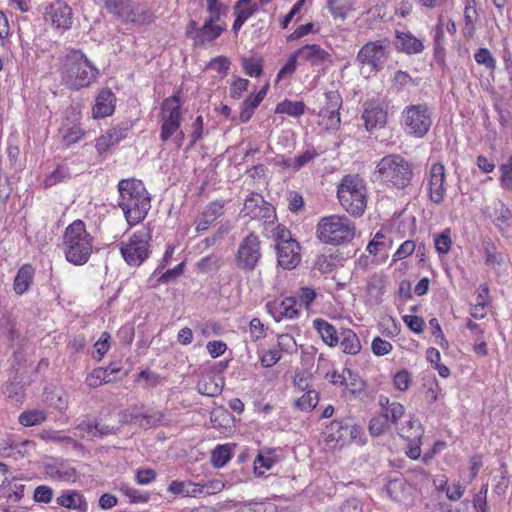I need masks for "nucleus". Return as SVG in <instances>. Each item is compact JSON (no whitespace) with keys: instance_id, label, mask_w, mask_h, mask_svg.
<instances>
[{"instance_id":"29","label":"nucleus","mask_w":512,"mask_h":512,"mask_svg":"<svg viewBox=\"0 0 512 512\" xmlns=\"http://www.w3.org/2000/svg\"><path fill=\"white\" fill-rule=\"evenodd\" d=\"M223 386L224 381L221 377L207 375L198 382L197 390L202 395L216 397L221 394Z\"/></svg>"},{"instance_id":"39","label":"nucleus","mask_w":512,"mask_h":512,"mask_svg":"<svg viewBox=\"0 0 512 512\" xmlns=\"http://www.w3.org/2000/svg\"><path fill=\"white\" fill-rule=\"evenodd\" d=\"M276 113L287 114L293 117H299L305 112V105L301 101L291 102L285 100L279 104H277Z\"/></svg>"},{"instance_id":"44","label":"nucleus","mask_w":512,"mask_h":512,"mask_svg":"<svg viewBox=\"0 0 512 512\" xmlns=\"http://www.w3.org/2000/svg\"><path fill=\"white\" fill-rule=\"evenodd\" d=\"M231 459V449L228 445H218L212 452L211 462L214 467L221 468Z\"/></svg>"},{"instance_id":"54","label":"nucleus","mask_w":512,"mask_h":512,"mask_svg":"<svg viewBox=\"0 0 512 512\" xmlns=\"http://www.w3.org/2000/svg\"><path fill=\"white\" fill-rule=\"evenodd\" d=\"M219 262L220 258L215 254H211L207 257L202 258L197 263V267L201 272L208 273L217 270L219 267Z\"/></svg>"},{"instance_id":"3","label":"nucleus","mask_w":512,"mask_h":512,"mask_svg":"<svg viewBox=\"0 0 512 512\" xmlns=\"http://www.w3.org/2000/svg\"><path fill=\"white\" fill-rule=\"evenodd\" d=\"M337 196L342 208L352 216L363 215L367 206V187L358 175H347L338 186Z\"/></svg>"},{"instance_id":"33","label":"nucleus","mask_w":512,"mask_h":512,"mask_svg":"<svg viewBox=\"0 0 512 512\" xmlns=\"http://www.w3.org/2000/svg\"><path fill=\"white\" fill-rule=\"evenodd\" d=\"M493 223L502 234L507 233L512 227V212L501 201L496 204Z\"/></svg>"},{"instance_id":"49","label":"nucleus","mask_w":512,"mask_h":512,"mask_svg":"<svg viewBox=\"0 0 512 512\" xmlns=\"http://www.w3.org/2000/svg\"><path fill=\"white\" fill-rule=\"evenodd\" d=\"M242 67L250 77H259L263 71L262 61L257 58H243Z\"/></svg>"},{"instance_id":"62","label":"nucleus","mask_w":512,"mask_h":512,"mask_svg":"<svg viewBox=\"0 0 512 512\" xmlns=\"http://www.w3.org/2000/svg\"><path fill=\"white\" fill-rule=\"evenodd\" d=\"M404 323L408 328L415 333H422L424 331L425 322L421 317L415 315H404Z\"/></svg>"},{"instance_id":"23","label":"nucleus","mask_w":512,"mask_h":512,"mask_svg":"<svg viewBox=\"0 0 512 512\" xmlns=\"http://www.w3.org/2000/svg\"><path fill=\"white\" fill-rule=\"evenodd\" d=\"M295 54L298 59L316 66L332 62L331 55L317 44L305 45L296 50Z\"/></svg>"},{"instance_id":"6","label":"nucleus","mask_w":512,"mask_h":512,"mask_svg":"<svg viewBox=\"0 0 512 512\" xmlns=\"http://www.w3.org/2000/svg\"><path fill=\"white\" fill-rule=\"evenodd\" d=\"M96 72L81 51L72 50L66 54V84H69L71 89L89 86L95 79Z\"/></svg>"},{"instance_id":"17","label":"nucleus","mask_w":512,"mask_h":512,"mask_svg":"<svg viewBox=\"0 0 512 512\" xmlns=\"http://www.w3.org/2000/svg\"><path fill=\"white\" fill-rule=\"evenodd\" d=\"M325 105L321 109L319 115L323 119H327L325 125L327 128L335 129L340 124L339 109L342 105V97L338 91H328L325 93Z\"/></svg>"},{"instance_id":"48","label":"nucleus","mask_w":512,"mask_h":512,"mask_svg":"<svg viewBox=\"0 0 512 512\" xmlns=\"http://www.w3.org/2000/svg\"><path fill=\"white\" fill-rule=\"evenodd\" d=\"M474 59L477 64L485 66L490 71L496 68V60L487 48H479L474 54Z\"/></svg>"},{"instance_id":"14","label":"nucleus","mask_w":512,"mask_h":512,"mask_svg":"<svg viewBox=\"0 0 512 512\" xmlns=\"http://www.w3.org/2000/svg\"><path fill=\"white\" fill-rule=\"evenodd\" d=\"M243 212L252 219L263 220L265 224H274L275 208L257 193H252L244 203Z\"/></svg>"},{"instance_id":"10","label":"nucleus","mask_w":512,"mask_h":512,"mask_svg":"<svg viewBox=\"0 0 512 512\" xmlns=\"http://www.w3.org/2000/svg\"><path fill=\"white\" fill-rule=\"evenodd\" d=\"M362 433L360 426L356 425L351 418L333 420L325 429L326 441L334 442V446L343 447L356 441Z\"/></svg>"},{"instance_id":"34","label":"nucleus","mask_w":512,"mask_h":512,"mask_svg":"<svg viewBox=\"0 0 512 512\" xmlns=\"http://www.w3.org/2000/svg\"><path fill=\"white\" fill-rule=\"evenodd\" d=\"M340 345L344 353L351 355L357 354L361 349L360 340L356 333L351 329H344L341 332Z\"/></svg>"},{"instance_id":"8","label":"nucleus","mask_w":512,"mask_h":512,"mask_svg":"<svg viewBox=\"0 0 512 512\" xmlns=\"http://www.w3.org/2000/svg\"><path fill=\"white\" fill-rule=\"evenodd\" d=\"M109 13L124 23L149 25L154 21L153 12L142 5H135L131 0H104Z\"/></svg>"},{"instance_id":"37","label":"nucleus","mask_w":512,"mask_h":512,"mask_svg":"<svg viewBox=\"0 0 512 512\" xmlns=\"http://www.w3.org/2000/svg\"><path fill=\"white\" fill-rule=\"evenodd\" d=\"M3 394L14 403H22L25 397L24 385L14 378L4 385Z\"/></svg>"},{"instance_id":"22","label":"nucleus","mask_w":512,"mask_h":512,"mask_svg":"<svg viewBox=\"0 0 512 512\" xmlns=\"http://www.w3.org/2000/svg\"><path fill=\"white\" fill-rule=\"evenodd\" d=\"M389 497L398 503L408 504L412 500L413 488L403 477L390 480L386 485Z\"/></svg>"},{"instance_id":"35","label":"nucleus","mask_w":512,"mask_h":512,"mask_svg":"<svg viewBox=\"0 0 512 512\" xmlns=\"http://www.w3.org/2000/svg\"><path fill=\"white\" fill-rule=\"evenodd\" d=\"M81 107L82 105L79 102H77L75 106L71 107L74 117L72 120L73 126L68 129V132H66V145L79 141L85 135V132L76 124V121L80 118Z\"/></svg>"},{"instance_id":"53","label":"nucleus","mask_w":512,"mask_h":512,"mask_svg":"<svg viewBox=\"0 0 512 512\" xmlns=\"http://www.w3.org/2000/svg\"><path fill=\"white\" fill-rule=\"evenodd\" d=\"M110 339H111V335L108 332L104 331L101 333L99 339L94 344V350H95V353L97 354L98 360H101L102 357L110 349V346H111Z\"/></svg>"},{"instance_id":"16","label":"nucleus","mask_w":512,"mask_h":512,"mask_svg":"<svg viewBox=\"0 0 512 512\" xmlns=\"http://www.w3.org/2000/svg\"><path fill=\"white\" fill-rule=\"evenodd\" d=\"M445 167L442 163L432 164L429 172V197L435 204H441L446 195Z\"/></svg>"},{"instance_id":"19","label":"nucleus","mask_w":512,"mask_h":512,"mask_svg":"<svg viewBox=\"0 0 512 512\" xmlns=\"http://www.w3.org/2000/svg\"><path fill=\"white\" fill-rule=\"evenodd\" d=\"M296 303L295 297H286L281 301H269L266 309L275 321L280 322L283 318L294 319L299 315V311L295 308Z\"/></svg>"},{"instance_id":"20","label":"nucleus","mask_w":512,"mask_h":512,"mask_svg":"<svg viewBox=\"0 0 512 512\" xmlns=\"http://www.w3.org/2000/svg\"><path fill=\"white\" fill-rule=\"evenodd\" d=\"M129 129L130 125L128 123L121 124L109 129L96 140V150L100 154L105 153L109 150L110 147L116 145L122 139H124L127 136Z\"/></svg>"},{"instance_id":"61","label":"nucleus","mask_w":512,"mask_h":512,"mask_svg":"<svg viewBox=\"0 0 512 512\" xmlns=\"http://www.w3.org/2000/svg\"><path fill=\"white\" fill-rule=\"evenodd\" d=\"M416 245L412 240L404 241L393 255V261L402 260L415 251Z\"/></svg>"},{"instance_id":"12","label":"nucleus","mask_w":512,"mask_h":512,"mask_svg":"<svg viewBox=\"0 0 512 512\" xmlns=\"http://www.w3.org/2000/svg\"><path fill=\"white\" fill-rule=\"evenodd\" d=\"M388 42L386 40H376L367 42L359 50L356 60L362 66H368L371 71H380L388 57Z\"/></svg>"},{"instance_id":"18","label":"nucleus","mask_w":512,"mask_h":512,"mask_svg":"<svg viewBox=\"0 0 512 512\" xmlns=\"http://www.w3.org/2000/svg\"><path fill=\"white\" fill-rule=\"evenodd\" d=\"M362 119L368 132L383 128L387 122V111L375 101L365 102Z\"/></svg>"},{"instance_id":"31","label":"nucleus","mask_w":512,"mask_h":512,"mask_svg":"<svg viewBox=\"0 0 512 512\" xmlns=\"http://www.w3.org/2000/svg\"><path fill=\"white\" fill-rule=\"evenodd\" d=\"M168 491L172 494L196 497L204 493V485L191 481H172L168 487Z\"/></svg>"},{"instance_id":"11","label":"nucleus","mask_w":512,"mask_h":512,"mask_svg":"<svg viewBox=\"0 0 512 512\" xmlns=\"http://www.w3.org/2000/svg\"><path fill=\"white\" fill-rule=\"evenodd\" d=\"M162 112L160 139L166 142L180 129L182 111L179 97L173 95L165 99L162 104Z\"/></svg>"},{"instance_id":"13","label":"nucleus","mask_w":512,"mask_h":512,"mask_svg":"<svg viewBox=\"0 0 512 512\" xmlns=\"http://www.w3.org/2000/svg\"><path fill=\"white\" fill-rule=\"evenodd\" d=\"M261 258L259 237L250 233L240 243L236 254L238 268L245 272L253 271Z\"/></svg>"},{"instance_id":"63","label":"nucleus","mask_w":512,"mask_h":512,"mask_svg":"<svg viewBox=\"0 0 512 512\" xmlns=\"http://www.w3.org/2000/svg\"><path fill=\"white\" fill-rule=\"evenodd\" d=\"M249 80L244 78H236L230 88V95L234 99H240L243 92L247 91Z\"/></svg>"},{"instance_id":"51","label":"nucleus","mask_w":512,"mask_h":512,"mask_svg":"<svg viewBox=\"0 0 512 512\" xmlns=\"http://www.w3.org/2000/svg\"><path fill=\"white\" fill-rule=\"evenodd\" d=\"M444 35H443V24L442 16L439 18L438 25L435 31L434 37V54L437 60L443 59L445 55V49L443 46Z\"/></svg>"},{"instance_id":"52","label":"nucleus","mask_w":512,"mask_h":512,"mask_svg":"<svg viewBox=\"0 0 512 512\" xmlns=\"http://www.w3.org/2000/svg\"><path fill=\"white\" fill-rule=\"evenodd\" d=\"M254 11L250 6V0H239L234 7L236 17L243 22H246L253 15Z\"/></svg>"},{"instance_id":"1","label":"nucleus","mask_w":512,"mask_h":512,"mask_svg":"<svg viewBox=\"0 0 512 512\" xmlns=\"http://www.w3.org/2000/svg\"><path fill=\"white\" fill-rule=\"evenodd\" d=\"M118 206L122 209L129 226L142 222L151 208V198L143 182L122 179L118 183Z\"/></svg>"},{"instance_id":"9","label":"nucleus","mask_w":512,"mask_h":512,"mask_svg":"<svg viewBox=\"0 0 512 512\" xmlns=\"http://www.w3.org/2000/svg\"><path fill=\"white\" fill-rule=\"evenodd\" d=\"M402 123L408 135L423 138L432 125V110L427 104L407 106L402 113Z\"/></svg>"},{"instance_id":"42","label":"nucleus","mask_w":512,"mask_h":512,"mask_svg":"<svg viewBox=\"0 0 512 512\" xmlns=\"http://www.w3.org/2000/svg\"><path fill=\"white\" fill-rule=\"evenodd\" d=\"M66 508L77 512H87L88 503L81 493L69 491L66 492Z\"/></svg>"},{"instance_id":"40","label":"nucleus","mask_w":512,"mask_h":512,"mask_svg":"<svg viewBox=\"0 0 512 512\" xmlns=\"http://www.w3.org/2000/svg\"><path fill=\"white\" fill-rule=\"evenodd\" d=\"M19 423L25 427L39 425L46 420V415L42 410H28L19 415Z\"/></svg>"},{"instance_id":"45","label":"nucleus","mask_w":512,"mask_h":512,"mask_svg":"<svg viewBox=\"0 0 512 512\" xmlns=\"http://www.w3.org/2000/svg\"><path fill=\"white\" fill-rule=\"evenodd\" d=\"M434 245L439 254H447L452 246L451 230L446 228L438 234L434 239Z\"/></svg>"},{"instance_id":"25","label":"nucleus","mask_w":512,"mask_h":512,"mask_svg":"<svg viewBox=\"0 0 512 512\" xmlns=\"http://www.w3.org/2000/svg\"><path fill=\"white\" fill-rule=\"evenodd\" d=\"M268 85L264 86L256 94L249 95L240 106L239 120L247 123L253 116L254 110L259 106L267 94Z\"/></svg>"},{"instance_id":"58","label":"nucleus","mask_w":512,"mask_h":512,"mask_svg":"<svg viewBox=\"0 0 512 512\" xmlns=\"http://www.w3.org/2000/svg\"><path fill=\"white\" fill-rule=\"evenodd\" d=\"M120 491L127 496L132 503H144L149 499L148 495L141 494L138 490L126 484L120 486Z\"/></svg>"},{"instance_id":"41","label":"nucleus","mask_w":512,"mask_h":512,"mask_svg":"<svg viewBox=\"0 0 512 512\" xmlns=\"http://www.w3.org/2000/svg\"><path fill=\"white\" fill-rule=\"evenodd\" d=\"M390 428L388 412L373 417L369 422V431L373 436H379Z\"/></svg>"},{"instance_id":"2","label":"nucleus","mask_w":512,"mask_h":512,"mask_svg":"<svg viewBox=\"0 0 512 512\" xmlns=\"http://www.w3.org/2000/svg\"><path fill=\"white\" fill-rule=\"evenodd\" d=\"M375 173L386 185L404 189L413 178V165L399 154H390L378 162Z\"/></svg>"},{"instance_id":"30","label":"nucleus","mask_w":512,"mask_h":512,"mask_svg":"<svg viewBox=\"0 0 512 512\" xmlns=\"http://www.w3.org/2000/svg\"><path fill=\"white\" fill-rule=\"evenodd\" d=\"M225 29V26L212 25L204 22L203 26L197 30L194 37V44L196 46H203L206 43L212 42L217 39Z\"/></svg>"},{"instance_id":"28","label":"nucleus","mask_w":512,"mask_h":512,"mask_svg":"<svg viewBox=\"0 0 512 512\" xmlns=\"http://www.w3.org/2000/svg\"><path fill=\"white\" fill-rule=\"evenodd\" d=\"M45 22L62 33L64 22V2L62 0H56L46 7Z\"/></svg>"},{"instance_id":"21","label":"nucleus","mask_w":512,"mask_h":512,"mask_svg":"<svg viewBox=\"0 0 512 512\" xmlns=\"http://www.w3.org/2000/svg\"><path fill=\"white\" fill-rule=\"evenodd\" d=\"M116 97L109 89H103L96 97L92 109V116L95 119H101L113 114L115 110Z\"/></svg>"},{"instance_id":"5","label":"nucleus","mask_w":512,"mask_h":512,"mask_svg":"<svg viewBox=\"0 0 512 512\" xmlns=\"http://www.w3.org/2000/svg\"><path fill=\"white\" fill-rule=\"evenodd\" d=\"M354 222L344 215H330L321 218L316 227L318 239L325 244L341 245L355 237Z\"/></svg>"},{"instance_id":"43","label":"nucleus","mask_w":512,"mask_h":512,"mask_svg":"<svg viewBox=\"0 0 512 512\" xmlns=\"http://www.w3.org/2000/svg\"><path fill=\"white\" fill-rule=\"evenodd\" d=\"M115 380V377H109L107 375V370L102 367L94 369L90 374L86 377V384L89 387H99L104 383H110Z\"/></svg>"},{"instance_id":"36","label":"nucleus","mask_w":512,"mask_h":512,"mask_svg":"<svg viewBox=\"0 0 512 512\" xmlns=\"http://www.w3.org/2000/svg\"><path fill=\"white\" fill-rule=\"evenodd\" d=\"M341 257L338 254H322L316 257L314 266L322 274L331 273L338 266Z\"/></svg>"},{"instance_id":"56","label":"nucleus","mask_w":512,"mask_h":512,"mask_svg":"<svg viewBox=\"0 0 512 512\" xmlns=\"http://www.w3.org/2000/svg\"><path fill=\"white\" fill-rule=\"evenodd\" d=\"M372 352L377 356H384L391 352L392 344L380 337H375L371 344Z\"/></svg>"},{"instance_id":"24","label":"nucleus","mask_w":512,"mask_h":512,"mask_svg":"<svg viewBox=\"0 0 512 512\" xmlns=\"http://www.w3.org/2000/svg\"><path fill=\"white\" fill-rule=\"evenodd\" d=\"M224 213V203L213 201L209 203L197 220L196 231H206L210 225Z\"/></svg>"},{"instance_id":"59","label":"nucleus","mask_w":512,"mask_h":512,"mask_svg":"<svg viewBox=\"0 0 512 512\" xmlns=\"http://www.w3.org/2000/svg\"><path fill=\"white\" fill-rule=\"evenodd\" d=\"M394 386L400 391H405L411 383V374L407 370L397 372L393 379Z\"/></svg>"},{"instance_id":"57","label":"nucleus","mask_w":512,"mask_h":512,"mask_svg":"<svg viewBox=\"0 0 512 512\" xmlns=\"http://www.w3.org/2000/svg\"><path fill=\"white\" fill-rule=\"evenodd\" d=\"M280 359L281 353L277 347L265 351L260 357L262 366L266 368L274 366Z\"/></svg>"},{"instance_id":"60","label":"nucleus","mask_w":512,"mask_h":512,"mask_svg":"<svg viewBox=\"0 0 512 512\" xmlns=\"http://www.w3.org/2000/svg\"><path fill=\"white\" fill-rule=\"evenodd\" d=\"M251 340L256 342L265 336L264 324L259 318H253L249 323Z\"/></svg>"},{"instance_id":"47","label":"nucleus","mask_w":512,"mask_h":512,"mask_svg":"<svg viewBox=\"0 0 512 512\" xmlns=\"http://www.w3.org/2000/svg\"><path fill=\"white\" fill-rule=\"evenodd\" d=\"M494 109L498 114V121L501 127L506 128L512 120V108L508 103L496 101Z\"/></svg>"},{"instance_id":"7","label":"nucleus","mask_w":512,"mask_h":512,"mask_svg":"<svg viewBox=\"0 0 512 512\" xmlns=\"http://www.w3.org/2000/svg\"><path fill=\"white\" fill-rule=\"evenodd\" d=\"M152 231L149 227H142L136 231L127 242H121L120 252L129 266H140L150 255V242Z\"/></svg>"},{"instance_id":"27","label":"nucleus","mask_w":512,"mask_h":512,"mask_svg":"<svg viewBox=\"0 0 512 512\" xmlns=\"http://www.w3.org/2000/svg\"><path fill=\"white\" fill-rule=\"evenodd\" d=\"M34 268L25 264L17 271L13 282V290L17 295H23L33 283Z\"/></svg>"},{"instance_id":"46","label":"nucleus","mask_w":512,"mask_h":512,"mask_svg":"<svg viewBox=\"0 0 512 512\" xmlns=\"http://www.w3.org/2000/svg\"><path fill=\"white\" fill-rule=\"evenodd\" d=\"M344 386L352 393L357 394L364 389V382L360 376L353 373L350 369H345Z\"/></svg>"},{"instance_id":"32","label":"nucleus","mask_w":512,"mask_h":512,"mask_svg":"<svg viewBox=\"0 0 512 512\" xmlns=\"http://www.w3.org/2000/svg\"><path fill=\"white\" fill-rule=\"evenodd\" d=\"M313 327L320 334L322 340L329 345L330 347H334L339 342V336L337 334L336 328L324 319H315L313 321Z\"/></svg>"},{"instance_id":"64","label":"nucleus","mask_w":512,"mask_h":512,"mask_svg":"<svg viewBox=\"0 0 512 512\" xmlns=\"http://www.w3.org/2000/svg\"><path fill=\"white\" fill-rule=\"evenodd\" d=\"M184 271V263L178 264L173 269H168L164 273L160 275L157 282L158 283H168L173 280H175L177 277H179Z\"/></svg>"},{"instance_id":"15","label":"nucleus","mask_w":512,"mask_h":512,"mask_svg":"<svg viewBox=\"0 0 512 512\" xmlns=\"http://www.w3.org/2000/svg\"><path fill=\"white\" fill-rule=\"evenodd\" d=\"M279 266L292 270L301 261L300 247L297 241H280L276 245Z\"/></svg>"},{"instance_id":"38","label":"nucleus","mask_w":512,"mask_h":512,"mask_svg":"<svg viewBox=\"0 0 512 512\" xmlns=\"http://www.w3.org/2000/svg\"><path fill=\"white\" fill-rule=\"evenodd\" d=\"M318 402V392L314 389H308L300 398L295 400L294 405L301 411L310 412L317 406Z\"/></svg>"},{"instance_id":"4","label":"nucleus","mask_w":512,"mask_h":512,"mask_svg":"<svg viewBox=\"0 0 512 512\" xmlns=\"http://www.w3.org/2000/svg\"><path fill=\"white\" fill-rule=\"evenodd\" d=\"M92 248V237L82 220H75L66 227V261L82 266L88 262Z\"/></svg>"},{"instance_id":"55","label":"nucleus","mask_w":512,"mask_h":512,"mask_svg":"<svg viewBox=\"0 0 512 512\" xmlns=\"http://www.w3.org/2000/svg\"><path fill=\"white\" fill-rule=\"evenodd\" d=\"M317 293L311 287H301L298 291L297 298L301 305L309 309L313 301L316 299Z\"/></svg>"},{"instance_id":"26","label":"nucleus","mask_w":512,"mask_h":512,"mask_svg":"<svg viewBox=\"0 0 512 512\" xmlns=\"http://www.w3.org/2000/svg\"><path fill=\"white\" fill-rule=\"evenodd\" d=\"M396 47L406 54H418L424 49L422 41L412 35L410 32L396 33Z\"/></svg>"},{"instance_id":"50","label":"nucleus","mask_w":512,"mask_h":512,"mask_svg":"<svg viewBox=\"0 0 512 512\" xmlns=\"http://www.w3.org/2000/svg\"><path fill=\"white\" fill-rule=\"evenodd\" d=\"M501 173L499 181L502 188L512 191V156L508 161L499 166Z\"/></svg>"}]
</instances>
